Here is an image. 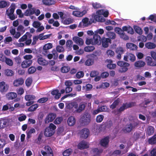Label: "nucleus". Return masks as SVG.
Returning a JSON list of instances; mask_svg holds the SVG:
<instances>
[{
	"instance_id": "nucleus-62",
	"label": "nucleus",
	"mask_w": 156,
	"mask_h": 156,
	"mask_svg": "<svg viewBox=\"0 0 156 156\" xmlns=\"http://www.w3.org/2000/svg\"><path fill=\"white\" fill-rule=\"evenodd\" d=\"M89 19L87 18H85L83 19L82 20V23L83 24V26L85 27H87L88 26V22Z\"/></svg>"
},
{
	"instance_id": "nucleus-48",
	"label": "nucleus",
	"mask_w": 156,
	"mask_h": 156,
	"mask_svg": "<svg viewBox=\"0 0 156 156\" xmlns=\"http://www.w3.org/2000/svg\"><path fill=\"white\" fill-rule=\"evenodd\" d=\"M92 151L96 154L99 155L102 152L103 150L101 149H98L97 148H94L92 149Z\"/></svg>"
},
{
	"instance_id": "nucleus-20",
	"label": "nucleus",
	"mask_w": 156,
	"mask_h": 156,
	"mask_svg": "<svg viewBox=\"0 0 156 156\" xmlns=\"http://www.w3.org/2000/svg\"><path fill=\"white\" fill-rule=\"evenodd\" d=\"M87 12V11L85 10H84L82 12L79 11H74L73 12V14L76 16L80 17L85 14Z\"/></svg>"
},
{
	"instance_id": "nucleus-13",
	"label": "nucleus",
	"mask_w": 156,
	"mask_h": 156,
	"mask_svg": "<svg viewBox=\"0 0 156 156\" xmlns=\"http://www.w3.org/2000/svg\"><path fill=\"white\" fill-rule=\"evenodd\" d=\"M146 62L148 66H156V61L153 60L152 58L150 56L147 57Z\"/></svg>"
},
{
	"instance_id": "nucleus-61",
	"label": "nucleus",
	"mask_w": 156,
	"mask_h": 156,
	"mask_svg": "<svg viewBox=\"0 0 156 156\" xmlns=\"http://www.w3.org/2000/svg\"><path fill=\"white\" fill-rule=\"evenodd\" d=\"M115 31L118 34H119L120 36L123 33L124 31L120 28L116 27L115 28Z\"/></svg>"
},
{
	"instance_id": "nucleus-59",
	"label": "nucleus",
	"mask_w": 156,
	"mask_h": 156,
	"mask_svg": "<svg viewBox=\"0 0 156 156\" xmlns=\"http://www.w3.org/2000/svg\"><path fill=\"white\" fill-rule=\"evenodd\" d=\"M7 2L4 1H0V8L2 9L5 8L7 5Z\"/></svg>"
},
{
	"instance_id": "nucleus-32",
	"label": "nucleus",
	"mask_w": 156,
	"mask_h": 156,
	"mask_svg": "<svg viewBox=\"0 0 156 156\" xmlns=\"http://www.w3.org/2000/svg\"><path fill=\"white\" fill-rule=\"evenodd\" d=\"M68 125L70 126H73L75 123V120L73 116H70L68 119L67 121Z\"/></svg>"
},
{
	"instance_id": "nucleus-24",
	"label": "nucleus",
	"mask_w": 156,
	"mask_h": 156,
	"mask_svg": "<svg viewBox=\"0 0 156 156\" xmlns=\"http://www.w3.org/2000/svg\"><path fill=\"white\" fill-rule=\"evenodd\" d=\"M124 50L122 47H119L116 49V52L118 54L117 58L120 59L121 58V55L124 53Z\"/></svg>"
},
{
	"instance_id": "nucleus-31",
	"label": "nucleus",
	"mask_w": 156,
	"mask_h": 156,
	"mask_svg": "<svg viewBox=\"0 0 156 156\" xmlns=\"http://www.w3.org/2000/svg\"><path fill=\"white\" fill-rule=\"evenodd\" d=\"M145 47L146 48L149 49H153L156 47V44L153 43L148 42L145 44Z\"/></svg>"
},
{
	"instance_id": "nucleus-21",
	"label": "nucleus",
	"mask_w": 156,
	"mask_h": 156,
	"mask_svg": "<svg viewBox=\"0 0 156 156\" xmlns=\"http://www.w3.org/2000/svg\"><path fill=\"white\" fill-rule=\"evenodd\" d=\"M78 148L80 150L87 148L89 147L86 142L84 141H82L77 145Z\"/></svg>"
},
{
	"instance_id": "nucleus-63",
	"label": "nucleus",
	"mask_w": 156,
	"mask_h": 156,
	"mask_svg": "<svg viewBox=\"0 0 156 156\" xmlns=\"http://www.w3.org/2000/svg\"><path fill=\"white\" fill-rule=\"evenodd\" d=\"M56 49L57 51L59 53L63 52L64 51V48L62 46L60 45L57 46Z\"/></svg>"
},
{
	"instance_id": "nucleus-44",
	"label": "nucleus",
	"mask_w": 156,
	"mask_h": 156,
	"mask_svg": "<svg viewBox=\"0 0 156 156\" xmlns=\"http://www.w3.org/2000/svg\"><path fill=\"white\" fill-rule=\"evenodd\" d=\"M94 63V60L93 58H88L85 62V64L87 66H91Z\"/></svg>"
},
{
	"instance_id": "nucleus-5",
	"label": "nucleus",
	"mask_w": 156,
	"mask_h": 156,
	"mask_svg": "<svg viewBox=\"0 0 156 156\" xmlns=\"http://www.w3.org/2000/svg\"><path fill=\"white\" fill-rule=\"evenodd\" d=\"M9 86L4 81L0 82V92L2 94H4L7 92L9 89Z\"/></svg>"
},
{
	"instance_id": "nucleus-56",
	"label": "nucleus",
	"mask_w": 156,
	"mask_h": 156,
	"mask_svg": "<svg viewBox=\"0 0 156 156\" xmlns=\"http://www.w3.org/2000/svg\"><path fill=\"white\" fill-rule=\"evenodd\" d=\"M33 56L31 55H26L23 56L24 59L28 61H32V59L33 58Z\"/></svg>"
},
{
	"instance_id": "nucleus-45",
	"label": "nucleus",
	"mask_w": 156,
	"mask_h": 156,
	"mask_svg": "<svg viewBox=\"0 0 156 156\" xmlns=\"http://www.w3.org/2000/svg\"><path fill=\"white\" fill-rule=\"evenodd\" d=\"M104 118V116L102 115H98L96 118V121L97 123L101 122Z\"/></svg>"
},
{
	"instance_id": "nucleus-41",
	"label": "nucleus",
	"mask_w": 156,
	"mask_h": 156,
	"mask_svg": "<svg viewBox=\"0 0 156 156\" xmlns=\"http://www.w3.org/2000/svg\"><path fill=\"white\" fill-rule=\"evenodd\" d=\"M38 107V105L35 104L32 105L28 109L29 112H33L36 110L37 108Z\"/></svg>"
},
{
	"instance_id": "nucleus-22",
	"label": "nucleus",
	"mask_w": 156,
	"mask_h": 156,
	"mask_svg": "<svg viewBox=\"0 0 156 156\" xmlns=\"http://www.w3.org/2000/svg\"><path fill=\"white\" fill-rule=\"evenodd\" d=\"M33 62L32 61H28L25 60L21 63V66L23 68H26L29 67Z\"/></svg>"
},
{
	"instance_id": "nucleus-2",
	"label": "nucleus",
	"mask_w": 156,
	"mask_h": 156,
	"mask_svg": "<svg viewBox=\"0 0 156 156\" xmlns=\"http://www.w3.org/2000/svg\"><path fill=\"white\" fill-rule=\"evenodd\" d=\"M135 105L136 103L133 102H130L129 103L127 102L123 103L122 105L118 109V112H121L125 109L134 106Z\"/></svg>"
},
{
	"instance_id": "nucleus-10",
	"label": "nucleus",
	"mask_w": 156,
	"mask_h": 156,
	"mask_svg": "<svg viewBox=\"0 0 156 156\" xmlns=\"http://www.w3.org/2000/svg\"><path fill=\"white\" fill-rule=\"evenodd\" d=\"M123 59L127 62L129 60L131 62H133L136 60V57L133 54L129 53H127L126 55L124 56Z\"/></svg>"
},
{
	"instance_id": "nucleus-30",
	"label": "nucleus",
	"mask_w": 156,
	"mask_h": 156,
	"mask_svg": "<svg viewBox=\"0 0 156 156\" xmlns=\"http://www.w3.org/2000/svg\"><path fill=\"white\" fill-rule=\"evenodd\" d=\"M149 144L151 145H154L156 144V134H154L151 137L149 138L148 140Z\"/></svg>"
},
{
	"instance_id": "nucleus-11",
	"label": "nucleus",
	"mask_w": 156,
	"mask_h": 156,
	"mask_svg": "<svg viewBox=\"0 0 156 156\" xmlns=\"http://www.w3.org/2000/svg\"><path fill=\"white\" fill-rule=\"evenodd\" d=\"M52 44L51 43H48L45 44L43 47V54L44 55H47L49 52L48 50L52 48Z\"/></svg>"
},
{
	"instance_id": "nucleus-36",
	"label": "nucleus",
	"mask_w": 156,
	"mask_h": 156,
	"mask_svg": "<svg viewBox=\"0 0 156 156\" xmlns=\"http://www.w3.org/2000/svg\"><path fill=\"white\" fill-rule=\"evenodd\" d=\"M35 97L33 95L28 94L26 95L25 99L26 101H34L35 99Z\"/></svg>"
},
{
	"instance_id": "nucleus-16",
	"label": "nucleus",
	"mask_w": 156,
	"mask_h": 156,
	"mask_svg": "<svg viewBox=\"0 0 156 156\" xmlns=\"http://www.w3.org/2000/svg\"><path fill=\"white\" fill-rule=\"evenodd\" d=\"M109 137L108 136L102 139L100 142L101 145L104 147H107L109 142Z\"/></svg>"
},
{
	"instance_id": "nucleus-37",
	"label": "nucleus",
	"mask_w": 156,
	"mask_h": 156,
	"mask_svg": "<svg viewBox=\"0 0 156 156\" xmlns=\"http://www.w3.org/2000/svg\"><path fill=\"white\" fill-rule=\"evenodd\" d=\"M92 85L90 84H87L85 86H83L82 87V90L84 91H87L90 90L92 88Z\"/></svg>"
},
{
	"instance_id": "nucleus-1",
	"label": "nucleus",
	"mask_w": 156,
	"mask_h": 156,
	"mask_svg": "<svg viewBox=\"0 0 156 156\" xmlns=\"http://www.w3.org/2000/svg\"><path fill=\"white\" fill-rule=\"evenodd\" d=\"M138 123L134 120L131 121L129 123L127 124L122 129V130L125 133H129L137 127Z\"/></svg>"
},
{
	"instance_id": "nucleus-47",
	"label": "nucleus",
	"mask_w": 156,
	"mask_h": 156,
	"mask_svg": "<svg viewBox=\"0 0 156 156\" xmlns=\"http://www.w3.org/2000/svg\"><path fill=\"white\" fill-rule=\"evenodd\" d=\"M4 62L7 65L9 66H12L13 65V63L12 60L9 58L7 57Z\"/></svg>"
},
{
	"instance_id": "nucleus-29",
	"label": "nucleus",
	"mask_w": 156,
	"mask_h": 156,
	"mask_svg": "<svg viewBox=\"0 0 156 156\" xmlns=\"http://www.w3.org/2000/svg\"><path fill=\"white\" fill-rule=\"evenodd\" d=\"M93 17L94 20L97 21L104 22L105 21V19L102 16L99 15L98 14H94Z\"/></svg>"
},
{
	"instance_id": "nucleus-51",
	"label": "nucleus",
	"mask_w": 156,
	"mask_h": 156,
	"mask_svg": "<svg viewBox=\"0 0 156 156\" xmlns=\"http://www.w3.org/2000/svg\"><path fill=\"white\" fill-rule=\"evenodd\" d=\"M106 54L108 57H112L115 55L114 51L110 49H108L107 51Z\"/></svg>"
},
{
	"instance_id": "nucleus-39",
	"label": "nucleus",
	"mask_w": 156,
	"mask_h": 156,
	"mask_svg": "<svg viewBox=\"0 0 156 156\" xmlns=\"http://www.w3.org/2000/svg\"><path fill=\"white\" fill-rule=\"evenodd\" d=\"M120 102V99L118 98L115 100L110 106V108L113 109L116 108Z\"/></svg>"
},
{
	"instance_id": "nucleus-4",
	"label": "nucleus",
	"mask_w": 156,
	"mask_h": 156,
	"mask_svg": "<svg viewBox=\"0 0 156 156\" xmlns=\"http://www.w3.org/2000/svg\"><path fill=\"white\" fill-rule=\"evenodd\" d=\"M117 64L118 66L122 67L120 70V71L121 72H125L127 71L128 70V67L130 66L129 63L123 61H118Z\"/></svg>"
},
{
	"instance_id": "nucleus-23",
	"label": "nucleus",
	"mask_w": 156,
	"mask_h": 156,
	"mask_svg": "<svg viewBox=\"0 0 156 156\" xmlns=\"http://www.w3.org/2000/svg\"><path fill=\"white\" fill-rule=\"evenodd\" d=\"M55 133V131L50 129L49 128L46 127L44 132V135L47 137H50L53 135Z\"/></svg>"
},
{
	"instance_id": "nucleus-60",
	"label": "nucleus",
	"mask_w": 156,
	"mask_h": 156,
	"mask_svg": "<svg viewBox=\"0 0 156 156\" xmlns=\"http://www.w3.org/2000/svg\"><path fill=\"white\" fill-rule=\"evenodd\" d=\"M101 112H106L108 110V108L107 106L105 105H103L101 107H99Z\"/></svg>"
},
{
	"instance_id": "nucleus-40",
	"label": "nucleus",
	"mask_w": 156,
	"mask_h": 156,
	"mask_svg": "<svg viewBox=\"0 0 156 156\" xmlns=\"http://www.w3.org/2000/svg\"><path fill=\"white\" fill-rule=\"evenodd\" d=\"M43 3L47 5H50L55 4V1L53 0H43Z\"/></svg>"
},
{
	"instance_id": "nucleus-12",
	"label": "nucleus",
	"mask_w": 156,
	"mask_h": 156,
	"mask_svg": "<svg viewBox=\"0 0 156 156\" xmlns=\"http://www.w3.org/2000/svg\"><path fill=\"white\" fill-rule=\"evenodd\" d=\"M111 41L110 38L103 37L101 40L102 46L105 48H107L108 46L109 43H111Z\"/></svg>"
},
{
	"instance_id": "nucleus-55",
	"label": "nucleus",
	"mask_w": 156,
	"mask_h": 156,
	"mask_svg": "<svg viewBox=\"0 0 156 156\" xmlns=\"http://www.w3.org/2000/svg\"><path fill=\"white\" fill-rule=\"evenodd\" d=\"M84 75V73L82 71L78 72L76 74V78L80 79L83 77Z\"/></svg>"
},
{
	"instance_id": "nucleus-46",
	"label": "nucleus",
	"mask_w": 156,
	"mask_h": 156,
	"mask_svg": "<svg viewBox=\"0 0 156 156\" xmlns=\"http://www.w3.org/2000/svg\"><path fill=\"white\" fill-rule=\"evenodd\" d=\"M94 49V47L92 46H86L84 48V50L87 52H91Z\"/></svg>"
},
{
	"instance_id": "nucleus-50",
	"label": "nucleus",
	"mask_w": 156,
	"mask_h": 156,
	"mask_svg": "<svg viewBox=\"0 0 156 156\" xmlns=\"http://www.w3.org/2000/svg\"><path fill=\"white\" fill-rule=\"evenodd\" d=\"M135 32L137 33L141 34L142 33V29L139 26H135L134 27Z\"/></svg>"
},
{
	"instance_id": "nucleus-6",
	"label": "nucleus",
	"mask_w": 156,
	"mask_h": 156,
	"mask_svg": "<svg viewBox=\"0 0 156 156\" xmlns=\"http://www.w3.org/2000/svg\"><path fill=\"white\" fill-rule=\"evenodd\" d=\"M15 9V5H14L12 6L11 8L9 10V12L8 9L6 10V13L7 14V16L9 17V19L12 20H14L16 18L13 14Z\"/></svg>"
},
{
	"instance_id": "nucleus-33",
	"label": "nucleus",
	"mask_w": 156,
	"mask_h": 156,
	"mask_svg": "<svg viewBox=\"0 0 156 156\" xmlns=\"http://www.w3.org/2000/svg\"><path fill=\"white\" fill-rule=\"evenodd\" d=\"M37 62L39 64L44 66L48 64V62L42 58H39L37 59Z\"/></svg>"
},
{
	"instance_id": "nucleus-58",
	"label": "nucleus",
	"mask_w": 156,
	"mask_h": 156,
	"mask_svg": "<svg viewBox=\"0 0 156 156\" xmlns=\"http://www.w3.org/2000/svg\"><path fill=\"white\" fill-rule=\"evenodd\" d=\"M15 62L18 65H20L22 61L20 57L19 56L15 57L14 58Z\"/></svg>"
},
{
	"instance_id": "nucleus-57",
	"label": "nucleus",
	"mask_w": 156,
	"mask_h": 156,
	"mask_svg": "<svg viewBox=\"0 0 156 156\" xmlns=\"http://www.w3.org/2000/svg\"><path fill=\"white\" fill-rule=\"evenodd\" d=\"M41 25V23L38 21H34L32 23L33 26L36 28H38Z\"/></svg>"
},
{
	"instance_id": "nucleus-43",
	"label": "nucleus",
	"mask_w": 156,
	"mask_h": 156,
	"mask_svg": "<svg viewBox=\"0 0 156 156\" xmlns=\"http://www.w3.org/2000/svg\"><path fill=\"white\" fill-rule=\"evenodd\" d=\"M32 82L33 80L32 78L30 77L28 78L25 81L26 86L28 87H30L32 84Z\"/></svg>"
},
{
	"instance_id": "nucleus-18",
	"label": "nucleus",
	"mask_w": 156,
	"mask_h": 156,
	"mask_svg": "<svg viewBox=\"0 0 156 156\" xmlns=\"http://www.w3.org/2000/svg\"><path fill=\"white\" fill-rule=\"evenodd\" d=\"M17 97V94L14 92H9L6 94V97L8 100H13Z\"/></svg>"
},
{
	"instance_id": "nucleus-49",
	"label": "nucleus",
	"mask_w": 156,
	"mask_h": 156,
	"mask_svg": "<svg viewBox=\"0 0 156 156\" xmlns=\"http://www.w3.org/2000/svg\"><path fill=\"white\" fill-rule=\"evenodd\" d=\"M70 68L68 66H64L61 68V71L63 73H67L70 70Z\"/></svg>"
},
{
	"instance_id": "nucleus-25",
	"label": "nucleus",
	"mask_w": 156,
	"mask_h": 156,
	"mask_svg": "<svg viewBox=\"0 0 156 156\" xmlns=\"http://www.w3.org/2000/svg\"><path fill=\"white\" fill-rule=\"evenodd\" d=\"M127 48L131 50H136L137 49V47L135 44L131 43H127L126 44Z\"/></svg>"
},
{
	"instance_id": "nucleus-14",
	"label": "nucleus",
	"mask_w": 156,
	"mask_h": 156,
	"mask_svg": "<svg viewBox=\"0 0 156 156\" xmlns=\"http://www.w3.org/2000/svg\"><path fill=\"white\" fill-rule=\"evenodd\" d=\"M55 117L56 115L55 114L53 113L49 114L45 119V123L47 124L50 122L52 121Z\"/></svg>"
},
{
	"instance_id": "nucleus-54",
	"label": "nucleus",
	"mask_w": 156,
	"mask_h": 156,
	"mask_svg": "<svg viewBox=\"0 0 156 156\" xmlns=\"http://www.w3.org/2000/svg\"><path fill=\"white\" fill-rule=\"evenodd\" d=\"M48 100V98L46 97H43L39 99L37 102L40 103H43L46 102Z\"/></svg>"
},
{
	"instance_id": "nucleus-26",
	"label": "nucleus",
	"mask_w": 156,
	"mask_h": 156,
	"mask_svg": "<svg viewBox=\"0 0 156 156\" xmlns=\"http://www.w3.org/2000/svg\"><path fill=\"white\" fill-rule=\"evenodd\" d=\"M145 65V62L141 60L137 61L134 64V66L137 68L143 67Z\"/></svg>"
},
{
	"instance_id": "nucleus-52",
	"label": "nucleus",
	"mask_w": 156,
	"mask_h": 156,
	"mask_svg": "<svg viewBox=\"0 0 156 156\" xmlns=\"http://www.w3.org/2000/svg\"><path fill=\"white\" fill-rule=\"evenodd\" d=\"M16 91L18 94L20 95L23 94L24 92L23 88L22 87L17 89L16 90Z\"/></svg>"
},
{
	"instance_id": "nucleus-35",
	"label": "nucleus",
	"mask_w": 156,
	"mask_h": 156,
	"mask_svg": "<svg viewBox=\"0 0 156 156\" xmlns=\"http://www.w3.org/2000/svg\"><path fill=\"white\" fill-rule=\"evenodd\" d=\"M85 107V104L81 103L79 105L78 108L76 109V111L77 112H80L84 109Z\"/></svg>"
},
{
	"instance_id": "nucleus-17",
	"label": "nucleus",
	"mask_w": 156,
	"mask_h": 156,
	"mask_svg": "<svg viewBox=\"0 0 156 156\" xmlns=\"http://www.w3.org/2000/svg\"><path fill=\"white\" fill-rule=\"evenodd\" d=\"M8 123V120L5 119H0V129H4L6 127Z\"/></svg>"
},
{
	"instance_id": "nucleus-42",
	"label": "nucleus",
	"mask_w": 156,
	"mask_h": 156,
	"mask_svg": "<svg viewBox=\"0 0 156 156\" xmlns=\"http://www.w3.org/2000/svg\"><path fill=\"white\" fill-rule=\"evenodd\" d=\"M106 35L110 39H114L115 38V34L113 32H108L106 33Z\"/></svg>"
},
{
	"instance_id": "nucleus-28",
	"label": "nucleus",
	"mask_w": 156,
	"mask_h": 156,
	"mask_svg": "<svg viewBox=\"0 0 156 156\" xmlns=\"http://www.w3.org/2000/svg\"><path fill=\"white\" fill-rule=\"evenodd\" d=\"M78 105L77 103L75 102H73L69 103L68 105L67 108L70 109H73V110L75 109L76 110L78 108Z\"/></svg>"
},
{
	"instance_id": "nucleus-9",
	"label": "nucleus",
	"mask_w": 156,
	"mask_h": 156,
	"mask_svg": "<svg viewBox=\"0 0 156 156\" xmlns=\"http://www.w3.org/2000/svg\"><path fill=\"white\" fill-rule=\"evenodd\" d=\"M154 128L152 126H149L146 129L145 131L147 137L152 135L154 133Z\"/></svg>"
},
{
	"instance_id": "nucleus-15",
	"label": "nucleus",
	"mask_w": 156,
	"mask_h": 156,
	"mask_svg": "<svg viewBox=\"0 0 156 156\" xmlns=\"http://www.w3.org/2000/svg\"><path fill=\"white\" fill-rule=\"evenodd\" d=\"M24 82V80L22 78L20 77L15 80L13 82L14 86L17 87L23 84Z\"/></svg>"
},
{
	"instance_id": "nucleus-3",
	"label": "nucleus",
	"mask_w": 156,
	"mask_h": 156,
	"mask_svg": "<svg viewBox=\"0 0 156 156\" xmlns=\"http://www.w3.org/2000/svg\"><path fill=\"white\" fill-rule=\"evenodd\" d=\"M90 115L88 113H86L80 119L81 123L84 125L88 124L90 122Z\"/></svg>"
},
{
	"instance_id": "nucleus-27",
	"label": "nucleus",
	"mask_w": 156,
	"mask_h": 156,
	"mask_svg": "<svg viewBox=\"0 0 156 156\" xmlns=\"http://www.w3.org/2000/svg\"><path fill=\"white\" fill-rule=\"evenodd\" d=\"M35 11L36 9L34 8H33L32 9H27L25 12L24 15L26 16H30L34 14Z\"/></svg>"
},
{
	"instance_id": "nucleus-34",
	"label": "nucleus",
	"mask_w": 156,
	"mask_h": 156,
	"mask_svg": "<svg viewBox=\"0 0 156 156\" xmlns=\"http://www.w3.org/2000/svg\"><path fill=\"white\" fill-rule=\"evenodd\" d=\"M4 73L7 76H11L14 75V73L12 70L7 69L5 70Z\"/></svg>"
},
{
	"instance_id": "nucleus-19",
	"label": "nucleus",
	"mask_w": 156,
	"mask_h": 156,
	"mask_svg": "<svg viewBox=\"0 0 156 156\" xmlns=\"http://www.w3.org/2000/svg\"><path fill=\"white\" fill-rule=\"evenodd\" d=\"M73 40L76 44L80 46L83 45L84 43L83 39L77 36L73 37Z\"/></svg>"
},
{
	"instance_id": "nucleus-64",
	"label": "nucleus",
	"mask_w": 156,
	"mask_h": 156,
	"mask_svg": "<svg viewBox=\"0 0 156 156\" xmlns=\"http://www.w3.org/2000/svg\"><path fill=\"white\" fill-rule=\"evenodd\" d=\"M73 42L71 40H68L66 41V45L67 47L70 48L73 46Z\"/></svg>"
},
{
	"instance_id": "nucleus-38",
	"label": "nucleus",
	"mask_w": 156,
	"mask_h": 156,
	"mask_svg": "<svg viewBox=\"0 0 156 156\" xmlns=\"http://www.w3.org/2000/svg\"><path fill=\"white\" fill-rule=\"evenodd\" d=\"M73 152L72 149L71 148L66 149L62 152L64 156H69Z\"/></svg>"
},
{
	"instance_id": "nucleus-8",
	"label": "nucleus",
	"mask_w": 156,
	"mask_h": 156,
	"mask_svg": "<svg viewBox=\"0 0 156 156\" xmlns=\"http://www.w3.org/2000/svg\"><path fill=\"white\" fill-rule=\"evenodd\" d=\"M101 37L98 34V32H95L93 35V43L94 45H100L101 44Z\"/></svg>"
},
{
	"instance_id": "nucleus-7",
	"label": "nucleus",
	"mask_w": 156,
	"mask_h": 156,
	"mask_svg": "<svg viewBox=\"0 0 156 156\" xmlns=\"http://www.w3.org/2000/svg\"><path fill=\"white\" fill-rule=\"evenodd\" d=\"M79 133L81 138L86 139L90 135V131L88 129L84 128L81 130Z\"/></svg>"
},
{
	"instance_id": "nucleus-53",
	"label": "nucleus",
	"mask_w": 156,
	"mask_h": 156,
	"mask_svg": "<svg viewBox=\"0 0 156 156\" xmlns=\"http://www.w3.org/2000/svg\"><path fill=\"white\" fill-rule=\"evenodd\" d=\"M36 70V68L35 67L32 66L29 68L28 71L29 74H31L35 72Z\"/></svg>"
}]
</instances>
